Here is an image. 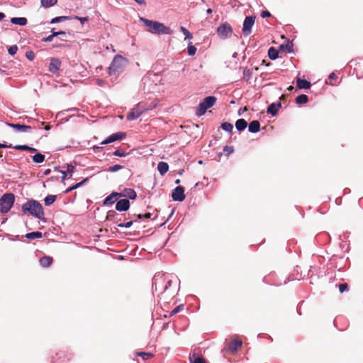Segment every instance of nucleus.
<instances>
[{"instance_id":"f257e3e1","label":"nucleus","mask_w":363,"mask_h":363,"mask_svg":"<svg viewBox=\"0 0 363 363\" xmlns=\"http://www.w3.org/2000/svg\"><path fill=\"white\" fill-rule=\"evenodd\" d=\"M140 21L143 23V25L146 27V30L152 34H172V30L166 26L164 23L147 19L143 17L140 18Z\"/></svg>"},{"instance_id":"f03ea898","label":"nucleus","mask_w":363,"mask_h":363,"mask_svg":"<svg viewBox=\"0 0 363 363\" xmlns=\"http://www.w3.org/2000/svg\"><path fill=\"white\" fill-rule=\"evenodd\" d=\"M24 213H28L42 220H45V213L42 205L37 201L31 199L22 206Z\"/></svg>"},{"instance_id":"7ed1b4c3","label":"nucleus","mask_w":363,"mask_h":363,"mask_svg":"<svg viewBox=\"0 0 363 363\" xmlns=\"http://www.w3.org/2000/svg\"><path fill=\"white\" fill-rule=\"evenodd\" d=\"M128 60L121 55H116L112 60L108 69L109 75L119 74L123 72L128 65Z\"/></svg>"},{"instance_id":"20e7f679","label":"nucleus","mask_w":363,"mask_h":363,"mask_svg":"<svg viewBox=\"0 0 363 363\" xmlns=\"http://www.w3.org/2000/svg\"><path fill=\"white\" fill-rule=\"evenodd\" d=\"M15 201V196L11 193L4 194L0 198V211L6 213L13 206Z\"/></svg>"},{"instance_id":"39448f33","label":"nucleus","mask_w":363,"mask_h":363,"mask_svg":"<svg viewBox=\"0 0 363 363\" xmlns=\"http://www.w3.org/2000/svg\"><path fill=\"white\" fill-rule=\"evenodd\" d=\"M217 101V99L215 96H209L206 97L203 101L199 104V107L196 110V115L198 116H203L206 110L212 106H213Z\"/></svg>"},{"instance_id":"423d86ee","label":"nucleus","mask_w":363,"mask_h":363,"mask_svg":"<svg viewBox=\"0 0 363 363\" xmlns=\"http://www.w3.org/2000/svg\"><path fill=\"white\" fill-rule=\"evenodd\" d=\"M217 33L220 38L225 39L231 36L233 28L230 24L225 23L218 28Z\"/></svg>"},{"instance_id":"0eeeda50","label":"nucleus","mask_w":363,"mask_h":363,"mask_svg":"<svg viewBox=\"0 0 363 363\" xmlns=\"http://www.w3.org/2000/svg\"><path fill=\"white\" fill-rule=\"evenodd\" d=\"M255 16H252L245 17L242 29L244 35L247 36L252 33V28L255 24Z\"/></svg>"},{"instance_id":"6e6552de","label":"nucleus","mask_w":363,"mask_h":363,"mask_svg":"<svg viewBox=\"0 0 363 363\" xmlns=\"http://www.w3.org/2000/svg\"><path fill=\"white\" fill-rule=\"evenodd\" d=\"M126 137V133L123 132H117L109 135L106 140L101 142V145H107L115 141L122 140Z\"/></svg>"},{"instance_id":"1a4fd4ad","label":"nucleus","mask_w":363,"mask_h":363,"mask_svg":"<svg viewBox=\"0 0 363 363\" xmlns=\"http://www.w3.org/2000/svg\"><path fill=\"white\" fill-rule=\"evenodd\" d=\"M144 110H145V108H140V104H138L127 115V119L129 121H133V120L137 119L138 117H140L141 116V114L143 113Z\"/></svg>"},{"instance_id":"9d476101","label":"nucleus","mask_w":363,"mask_h":363,"mask_svg":"<svg viewBox=\"0 0 363 363\" xmlns=\"http://www.w3.org/2000/svg\"><path fill=\"white\" fill-rule=\"evenodd\" d=\"M172 197L174 201H183L185 199L184 189L181 186H177L172 194Z\"/></svg>"},{"instance_id":"9b49d317","label":"nucleus","mask_w":363,"mask_h":363,"mask_svg":"<svg viewBox=\"0 0 363 363\" xmlns=\"http://www.w3.org/2000/svg\"><path fill=\"white\" fill-rule=\"evenodd\" d=\"M122 197L121 193L112 192L104 201V206H108L114 203L119 198Z\"/></svg>"},{"instance_id":"f8f14e48","label":"nucleus","mask_w":363,"mask_h":363,"mask_svg":"<svg viewBox=\"0 0 363 363\" xmlns=\"http://www.w3.org/2000/svg\"><path fill=\"white\" fill-rule=\"evenodd\" d=\"M242 340L240 338L236 337L228 342V350L232 352H235L242 346Z\"/></svg>"},{"instance_id":"ddd939ff","label":"nucleus","mask_w":363,"mask_h":363,"mask_svg":"<svg viewBox=\"0 0 363 363\" xmlns=\"http://www.w3.org/2000/svg\"><path fill=\"white\" fill-rule=\"evenodd\" d=\"M129 208L130 201L126 199L119 200L116 205V209L118 211H128Z\"/></svg>"},{"instance_id":"4468645a","label":"nucleus","mask_w":363,"mask_h":363,"mask_svg":"<svg viewBox=\"0 0 363 363\" xmlns=\"http://www.w3.org/2000/svg\"><path fill=\"white\" fill-rule=\"evenodd\" d=\"M61 65V62L57 58H52L49 65V71L52 73H57Z\"/></svg>"},{"instance_id":"2eb2a0df","label":"nucleus","mask_w":363,"mask_h":363,"mask_svg":"<svg viewBox=\"0 0 363 363\" xmlns=\"http://www.w3.org/2000/svg\"><path fill=\"white\" fill-rule=\"evenodd\" d=\"M281 104L280 102L277 104L272 103L267 107V113H270L272 116H275L277 113L278 110L281 108Z\"/></svg>"},{"instance_id":"dca6fc26","label":"nucleus","mask_w":363,"mask_h":363,"mask_svg":"<svg viewBox=\"0 0 363 363\" xmlns=\"http://www.w3.org/2000/svg\"><path fill=\"white\" fill-rule=\"evenodd\" d=\"M8 125L21 132H28L31 129L30 125H21L19 123H8Z\"/></svg>"},{"instance_id":"f3484780","label":"nucleus","mask_w":363,"mask_h":363,"mask_svg":"<svg viewBox=\"0 0 363 363\" xmlns=\"http://www.w3.org/2000/svg\"><path fill=\"white\" fill-rule=\"evenodd\" d=\"M260 129V123L258 121H252L250 123L248 130L250 133H257Z\"/></svg>"},{"instance_id":"a211bd4d","label":"nucleus","mask_w":363,"mask_h":363,"mask_svg":"<svg viewBox=\"0 0 363 363\" xmlns=\"http://www.w3.org/2000/svg\"><path fill=\"white\" fill-rule=\"evenodd\" d=\"M53 262V259L49 256H44L40 259V264L43 267H50Z\"/></svg>"},{"instance_id":"6ab92c4d","label":"nucleus","mask_w":363,"mask_h":363,"mask_svg":"<svg viewBox=\"0 0 363 363\" xmlns=\"http://www.w3.org/2000/svg\"><path fill=\"white\" fill-rule=\"evenodd\" d=\"M296 86L298 89H310L311 84L306 79H297Z\"/></svg>"},{"instance_id":"aec40b11","label":"nucleus","mask_w":363,"mask_h":363,"mask_svg":"<svg viewBox=\"0 0 363 363\" xmlns=\"http://www.w3.org/2000/svg\"><path fill=\"white\" fill-rule=\"evenodd\" d=\"M157 169L161 175L166 174L169 169V165L165 162H160L157 164Z\"/></svg>"},{"instance_id":"412c9836","label":"nucleus","mask_w":363,"mask_h":363,"mask_svg":"<svg viewBox=\"0 0 363 363\" xmlns=\"http://www.w3.org/2000/svg\"><path fill=\"white\" fill-rule=\"evenodd\" d=\"M128 197L130 199H135L137 196L136 192L132 189H125L122 197Z\"/></svg>"},{"instance_id":"4be33fe9","label":"nucleus","mask_w":363,"mask_h":363,"mask_svg":"<svg viewBox=\"0 0 363 363\" xmlns=\"http://www.w3.org/2000/svg\"><path fill=\"white\" fill-rule=\"evenodd\" d=\"M247 123L243 118L238 119L235 122V128L239 131L244 130L247 128Z\"/></svg>"},{"instance_id":"5701e85b","label":"nucleus","mask_w":363,"mask_h":363,"mask_svg":"<svg viewBox=\"0 0 363 363\" xmlns=\"http://www.w3.org/2000/svg\"><path fill=\"white\" fill-rule=\"evenodd\" d=\"M11 22L13 24H18L20 26H25L27 23V19L24 17H13L11 19Z\"/></svg>"},{"instance_id":"b1692460","label":"nucleus","mask_w":363,"mask_h":363,"mask_svg":"<svg viewBox=\"0 0 363 363\" xmlns=\"http://www.w3.org/2000/svg\"><path fill=\"white\" fill-rule=\"evenodd\" d=\"M293 43L292 42H290L289 40L287 41L286 44H282L279 46L280 50H285L287 52H293Z\"/></svg>"},{"instance_id":"393cba45","label":"nucleus","mask_w":363,"mask_h":363,"mask_svg":"<svg viewBox=\"0 0 363 363\" xmlns=\"http://www.w3.org/2000/svg\"><path fill=\"white\" fill-rule=\"evenodd\" d=\"M278 55H279V51L276 48L271 47L268 50V56L271 60H276L278 57Z\"/></svg>"},{"instance_id":"a878e982","label":"nucleus","mask_w":363,"mask_h":363,"mask_svg":"<svg viewBox=\"0 0 363 363\" xmlns=\"http://www.w3.org/2000/svg\"><path fill=\"white\" fill-rule=\"evenodd\" d=\"M308 101V97L306 94H301L296 99V102L297 104H304L307 103Z\"/></svg>"},{"instance_id":"bb28decb","label":"nucleus","mask_w":363,"mask_h":363,"mask_svg":"<svg viewBox=\"0 0 363 363\" xmlns=\"http://www.w3.org/2000/svg\"><path fill=\"white\" fill-rule=\"evenodd\" d=\"M41 5L45 8H49L55 5L57 3V0H41Z\"/></svg>"},{"instance_id":"cd10ccee","label":"nucleus","mask_w":363,"mask_h":363,"mask_svg":"<svg viewBox=\"0 0 363 363\" xmlns=\"http://www.w3.org/2000/svg\"><path fill=\"white\" fill-rule=\"evenodd\" d=\"M33 161L35 163H42L45 160V155L41 153H36L33 156Z\"/></svg>"},{"instance_id":"c85d7f7f","label":"nucleus","mask_w":363,"mask_h":363,"mask_svg":"<svg viewBox=\"0 0 363 363\" xmlns=\"http://www.w3.org/2000/svg\"><path fill=\"white\" fill-rule=\"evenodd\" d=\"M55 200H56L55 195H48L44 199L45 204V206H50L55 201Z\"/></svg>"},{"instance_id":"c756f323","label":"nucleus","mask_w":363,"mask_h":363,"mask_svg":"<svg viewBox=\"0 0 363 363\" xmlns=\"http://www.w3.org/2000/svg\"><path fill=\"white\" fill-rule=\"evenodd\" d=\"M26 237L28 239L40 238H42V233L38 231L29 233L26 235Z\"/></svg>"},{"instance_id":"7c9ffc66","label":"nucleus","mask_w":363,"mask_h":363,"mask_svg":"<svg viewBox=\"0 0 363 363\" xmlns=\"http://www.w3.org/2000/svg\"><path fill=\"white\" fill-rule=\"evenodd\" d=\"M252 74V71L250 69L245 67L243 70V79L246 81H249L251 78Z\"/></svg>"},{"instance_id":"2f4dec72","label":"nucleus","mask_w":363,"mask_h":363,"mask_svg":"<svg viewBox=\"0 0 363 363\" xmlns=\"http://www.w3.org/2000/svg\"><path fill=\"white\" fill-rule=\"evenodd\" d=\"M69 19V16H58V17H55V18H52L50 21V23H59V22H62V21H67Z\"/></svg>"},{"instance_id":"473e14b6","label":"nucleus","mask_w":363,"mask_h":363,"mask_svg":"<svg viewBox=\"0 0 363 363\" xmlns=\"http://www.w3.org/2000/svg\"><path fill=\"white\" fill-rule=\"evenodd\" d=\"M136 355L141 357L143 359H148L153 357V355L151 353L144 352H136Z\"/></svg>"},{"instance_id":"72a5a7b5","label":"nucleus","mask_w":363,"mask_h":363,"mask_svg":"<svg viewBox=\"0 0 363 363\" xmlns=\"http://www.w3.org/2000/svg\"><path fill=\"white\" fill-rule=\"evenodd\" d=\"M221 128L225 131L231 132L233 130V126L230 123L224 122L221 124Z\"/></svg>"},{"instance_id":"f704fd0d","label":"nucleus","mask_w":363,"mask_h":363,"mask_svg":"<svg viewBox=\"0 0 363 363\" xmlns=\"http://www.w3.org/2000/svg\"><path fill=\"white\" fill-rule=\"evenodd\" d=\"M52 37H56V36H58V35H64V36H66V35H71V33L69 32V33H66L65 31H55L54 29L52 30Z\"/></svg>"},{"instance_id":"c9c22d12","label":"nucleus","mask_w":363,"mask_h":363,"mask_svg":"<svg viewBox=\"0 0 363 363\" xmlns=\"http://www.w3.org/2000/svg\"><path fill=\"white\" fill-rule=\"evenodd\" d=\"M187 50H188V54L190 56L194 55L196 52V48L195 46L192 45L191 43L189 44Z\"/></svg>"},{"instance_id":"e433bc0d","label":"nucleus","mask_w":363,"mask_h":363,"mask_svg":"<svg viewBox=\"0 0 363 363\" xmlns=\"http://www.w3.org/2000/svg\"><path fill=\"white\" fill-rule=\"evenodd\" d=\"M181 31L184 33L185 35V38L191 39L193 38L192 34L184 27L182 26L180 27Z\"/></svg>"},{"instance_id":"4c0bfd02","label":"nucleus","mask_w":363,"mask_h":363,"mask_svg":"<svg viewBox=\"0 0 363 363\" xmlns=\"http://www.w3.org/2000/svg\"><path fill=\"white\" fill-rule=\"evenodd\" d=\"M184 308V305H179L178 306H177L175 308H174L171 312H170V316H172L175 314H177V313H179L180 311H182Z\"/></svg>"},{"instance_id":"58836bf2","label":"nucleus","mask_w":363,"mask_h":363,"mask_svg":"<svg viewBox=\"0 0 363 363\" xmlns=\"http://www.w3.org/2000/svg\"><path fill=\"white\" fill-rule=\"evenodd\" d=\"M123 168V167L120 164H115L113 166H111L108 168V171L109 172H117L120 169H121Z\"/></svg>"},{"instance_id":"ea45409f","label":"nucleus","mask_w":363,"mask_h":363,"mask_svg":"<svg viewBox=\"0 0 363 363\" xmlns=\"http://www.w3.org/2000/svg\"><path fill=\"white\" fill-rule=\"evenodd\" d=\"M116 215V212L115 211H108L106 216V220H111L115 217Z\"/></svg>"},{"instance_id":"a19ab883","label":"nucleus","mask_w":363,"mask_h":363,"mask_svg":"<svg viewBox=\"0 0 363 363\" xmlns=\"http://www.w3.org/2000/svg\"><path fill=\"white\" fill-rule=\"evenodd\" d=\"M190 362L191 363H206L203 357H196L194 360L190 357Z\"/></svg>"},{"instance_id":"79ce46f5","label":"nucleus","mask_w":363,"mask_h":363,"mask_svg":"<svg viewBox=\"0 0 363 363\" xmlns=\"http://www.w3.org/2000/svg\"><path fill=\"white\" fill-rule=\"evenodd\" d=\"M75 167L72 164L67 165V172L69 174V177H72V173L74 172Z\"/></svg>"},{"instance_id":"37998d69","label":"nucleus","mask_w":363,"mask_h":363,"mask_svg":"<svg viewBox=\"0 0 363 363\" xmlns=\"http://www.w3.org/2000/svg\"><path fill=\"white\" fill-rule=\"evenodd\" d=\"M234 149L231 146H225L223 148V152L226 153V155H229L232 152H233Z\"/></svg>"},{"instance_id":"c03bdc74","label":"nucleus","mask_w":363,"mask_h":363,"mask_svg":"<svg viewBox=\"0 0 363 363\" xmlns=\"http://www.w3.org/2000/svg\"><path fill=\"white\" fill-rule=\"evenodd\" d=\"M17 50H18V47H17V45H12V46H11V47L9 48V50H8L9 53L10 55H15V54L16 53Z\"/></svg>"},{"instance_id":"a18cd8bd","label":"nucleus","mask_w":363,"mask_h":363,"mask_svg":"<svg viewBox=\"0 0 363 363\" xmlns=\"http://www.w3.org/2000/svg\"><path fill=\"white\" fill-rule=\"evenodd\" d=\"M113 155L118 157H125L127 154L121 150H116L113 152Z\"/></svg>"},{"instance_id":"49530a36","label":"nucleus","mask_w":363,"mask_h":363,"mask_svg":"<svg viewBox=\"0 0 363 363\" xmlns=\"http://www.w3.org/2000/svg\"><path fill=\"white\" fill-rule=\"evenodd\" d=\"M338 286H339V290H340V293L345 292L348 289V285H347V284H345V283L340 284Z\"/></svg>"},{"instance_id":"de8ad7c7","label":"nucleus","mask_w":363,"mask_h":363,"mask_svg":"<svg viewBox=\"0 0 363 363\" xmlns=\"http://www.w3.org/2000/svg\"><path fill=\"white\" fill-rule=\"evenodd\" d=\"M89 180V178H85L82 181H81L80 182L73 185L74 186V189H76L79 187H80L81 186H82L84 184H85L86 182H87Z\"/></svg>"},{"instance_id":"09e8293b","label":"nucleus","mask_w":363,"mask_h":363,"mask_svg":"<svg viewBox=\"0 0 363 363\" xmlns=\"http://www.w3.org/2000/svg\"><path fill=\"white\" fill-rule=\"evenodd\" d=\"M14 149L18 150H27L28 145H17L13 147Z\"/></svg>"},{"instance_id":"8fccbe9b","label":"nucleus","mask_w":363,"mask_h":363,"mask_svg":"<svg viewBox=\"0 0 363 363\" xmlns=\"http://www.w3.org/2000/svg\"><path fill=\"white\" fill-rule=\"evenodd\" d=\"M133 223V221H129L125 223H119L118 225V226L120 228H130L132 226Z\"/></svg>"},{"instance_id":"3c124183","label":"nucleus","mask_w":363,"mask_h":363,"mask_svg":"<svg viewBox=\"0 0 363 363\" xmlns=\"http://www.w3.org/2000/svg\"><path fill=\"white\" fill-rule=\"evenodd\" d=\"M26 56L29 60H33L34 59L35 55L33 51H28L26 52Z\"/></svg>"},{"instance_id":"603ef678","label":"nucleus","mask_w":363,"mask_h":363,"mask_svg":"<svg viewBox=\"0 0 363 363\" xmlns=\"http://www.w3.org/2000/svg\"><path fill=\"white\" fill-rule=\"evenodd\" d=\"M74 18L79 20L82 24H84V22H86L89 21V18L88 17H79V16H75Z\"/></svg>"},{"instance_id":"864d4df0","label":"nucleus","mask_w":363,"mask_h":363,"mask_svg":"<svg viewBox=\"0 0 363 363\" xmlns=\"http://www.w3.org/2000/svg\"><path fill=\"white\" fill-rule=\"evenodd\" d=\"M261 16L262 18H267L271 16V13L268 11H262L261 12Z\"/></svg>"},{"instance_id":"5fc2aeb1","label":"nucleus","mask_w":363,"mask_h":363,"mask_svg":"<svg viewBox=\"0 0 363 363\" xmlns=\"http://www.w3.org/2000/svg\"><path fill=\"white\" fill-rule=\"evenodd\" d=\"M172 281L171 280L168 281L164 286V293H166L169 289V287L171 286Z\"/></svg>"},{"instance_id":"6e6d98bb","label":"nucleus","mask_w":363,"mask_h":363,"mask_svg":"<svg viewBox=\"0 0 363 363\" xmlns=\"http://www.w3.org/2000/svg\"><path fill=\"white\" fill-rule=\"evenodd\" d=\"M54 37L52 36V35H50L47 38L44 39L45 42H52L53 40Z\"/></svg>"},{"instance_id":"4d7b16f0","label":"nucleus","mask_w":363,"mask_h":363,"mask_svg":"<svg viewBox=\"0 0 363 363\" xmlns=\"http://www.w3.org/2000/svg\"><path fill=\"white\" fill-rule=\"evenodd\" d=\"M103 147H99V146H94L93 147V150H94L95 152H98L99 151H100L101 150H102Z\"/></svg>"},{"instance_id":"13d9d810","label":"nucleus","mask_w":363,"mask_h":363,"mask_svg":"<svg viewBox=\"0 0 363 363\" xmlns=\"http://www.w3.org/2000/svg\"><path fill=\"white\" fill-rule=\"evenodd\" d=\"M337 78V75L334 73V72H332L330 75H329V79H336Z\"/></svg>"},{"instance_id":"bf43d9fd","label":"nucleus","mask_w":363,"mask_h":363,"mask_svg":"<svg viewBox=\"0 0 363 363\" xmlns=\"http://www.w3.org/2000/svg\"><path fill=\"white\" fill-rule=\"evenodd\" d=\"M62 173V179H65L67 176V171H61Z\"/></svg>"},{"instance_id":"052dcab7","label":"nucleus","mask_w":363,"mask_h":363,"mask_svg":"<svg viewBox=\"0 0 363 363\" xmlns=\"http://www.w3.org/2000/svg\"><path fill=\"white\" fill-rule=\"evenodd\" d=\"M27 151H29L30 152H37V150L35 148H34V147H31L28 146Z\"/></svg>"},{"instance_id":"680f3d73","label":"nucleus","mask_w":363,"mask_h":363,"mask_svg":"<svg viewBox=\"0 0 363 363\" xmlns=\"http://www.w3.org/2000/svg\"><path fill=\"white\" fill-rule=\"evenodd\" d=\"M74 186H70V187L67 188V189L65 190V194H68V193H69L70 191H72V190H74Z\"/></svg>"},{"instance_id":"e2e57ef3","label":"nucleus","mask_w":363,"mask_h":363,"mask_svg":"<svg viewBox=\"0 0 363 363\" xmlns=\"http://www.w3.org/2000/svg\"><path fill=\"white\" fill-rule=\"evenodd\" d=\"M135 2H137L140 5H145V0H135Z\"/></svg>"},{"instance_id":"0e129e2a","label":"nucleus","mask_w":363,"mask_h":363,"mask_svg":"<svg viewBox=\"0 0 363 363\" xmlns=\"http://www.w3.org/2000/svg\"><path fill=\"white\" fill-rule=\"evenodd\" d=\"M11 147V145L1 144L0 143V148Z\"/></svg>"},{"instance_id":"69168bd1","label":"nucleus","mask_w":363,"mask_h":363,"mask_svg":"<svg viewBox=\"0 0 363 363\" xmlns=\"http://www.w3.org/2000/svg\"><path fill=\"white\" fill-rule=\"evenodd\" d=\"M143 215H144V218L146 219L150 218L152 216V213H146Z\"/></svg>"},{"instance_id":"338daca9","label":"nucleus","mask_w":363,"mask_h":363,"mask_svg":"<svg viewBox=\"0 0 363 363\" xmlns=\"http://www.w3.org/2000/svg\"><path fill=\"white\" fill-rule=\"evenodd\" d=\"M50 173V169H47L45 171V172H44V174H45V175H48Z\"/></svg>"},{"instance_id":"774afa93","label":"nucleus","mask_w":363,"mask_h":363,"mask_svg":"<svg viewBox=\"0 0 363 363\" xmlns=\"http://www.w3.org/2000/svg\"><path fill=\"white\" fill-rule=\"evenodd\" d=\"M5 17V14L4 13H0V21Z\"/></svg>"}]
</instances>
